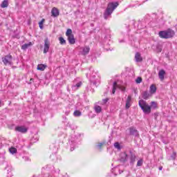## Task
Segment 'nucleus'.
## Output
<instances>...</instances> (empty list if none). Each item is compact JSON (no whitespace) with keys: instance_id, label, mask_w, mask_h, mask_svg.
<instances>
[{"instance_id":"e433bc0d","label":"nucleus","mask_w":177,"mask_h":177,"mask_svg":"<svg viewBox=\"0 0 177 177\" xmlns=\"http://www.w3.org/2000/svg\"><path fill=\"white\" fill-rule=\"evenodd\" d=\"M176 156V153H173V154L171 155V158H172V160H175Z\"/></svg>"},{"instance_id":"7c9ffc66","label":"nucleus","mask_w":177,"mask_h":177,"mask_svg":"<svg viewBox=\"0 0 177 177\" xmlns=\"http://www.w3.org/2000/svg\"><path fill=\"white\" fill-rule=\"evenodd\" d=\"M81 111H75L73 113V115H75V117H80L81 116Z\"/></svg>"},{"instance_id":"473e14b6","label":"nucleus","mask_w":177,"mask_h":177,"mask_svg":"<svg viewBox=\"0 0 177 177\" xmlns=\"http://www.w3.org/2000/svg\"><path fill=\"white\" fill-rule=\"evenodd\" d=\"M136 82L137 84H140V82H142V77H138L136 80Z\"/></svg>"},{"instance_id":"5701e85b","label":"nucleus","mask_w":177,"mask_h":177,"mask_svg":"<svg viewBox=\"0 0 177 177\" xmlns=\"http://www.w3.org/2000/svg\"><path fill=\"white\" fill-rule=\"evenodd\" d=\"M29 46H31V42L22 45L21 49H23L24 50H26V49H28Z\"/></svg>"},{"instance_id":"ea45409f","label":"nucleus","mask_w":177,"mask_h":177,"mask_svg":"<svg viewBox=\"0 0 177 177\" xmlns=\"http://www.w3.org/2000/svg\"><path fill=\"white\" fill-rule=\"evenodd\" d=\"M1 104H2V101H1L0 100V107H1Z\"/></svg>"},{"instance_id":"a211bd4d","label":"nucleus","mask_w":177,"mask_h":177,"mask_svg":"<svg viewBox=\"0 0 177 177\" xmlns=\"http://www.w3.org/2000/svg\"><path fill=\"white\" fill-rule=\"evenodd\" d=\"M135 59L137 62H142V57L139 53H136L135 55Z\"/></svg>"},{"instance_id":"f704fd0d","label":"nucleus","mask_w":177,"mask_h":177,"mask_svg":"<svg viewBox=\"0 0 177 177\" xmlns=\"http://www.w3.org/2000/svg\"><path fill=\"white\" fill-rule=\"evenodd\" d=\"M118 88H120V90L122 91L123 92L125 91V87H124V86H118Z\"/></svg>"},{"instance_id":"c85d7f7f","label":"nucleus","mask_w":177,"mask_h":177,"mask_svg":"<svg viewBox=\"0 0 177 177\" xmlns=\"http://www.w3.org/2000/svg\"><path fill=\"white\" fill-rule=\"evenodd\" d=\"M45 21V19H42L40 22H39V26L42 30L44 28V22Z\"/></svg>"},{"instance_id":"4be33fe9","label":"nucleus","mask_w":177,"mask_h":177,"mask_svg":"<svg viewBox=\"0 0 177 177\" xmlns=\"http://www.w3.org/2000/svg\"><path fill=\"white\" fill-rule=\"evenodd\" d=\"M94 109H95V113H101L102 112V107L99 105H96L95 107H94Z\"/></svg>"},{"instance_id":"2f4dec72","label":"nucleus","mask_w":177,"mask_h":177,"mask_svg":"<svg viewBox=\"0 0 177 177\" xmlns=\"http://www.w3.org/2000/svg\"><path fill=\"white\" fill-rule=\"evenodd\" d=\"M142 165H143V159H140L137 162V167H142Z\"/></svg>"},{"instance_id":"f8f14e48","label":"nucleus","mask_w":177,"mask_h":177,"mask_svg":"<svg viewBox=\"0 0 177 177\" xmlns=\"http://www.w3.org/2000/svg\"><path fill=\"white\" fill-rule=\"evenodd\" d=\"M132 100V97L131 95H128L127 99L126 100V106L125 108L127 110L131 107V101Z\"/></svg>"},{"instance_id":"9b49d317","label":"nucleus","mask_w":177,"mask_h":177,"mask_svg":"<svg viewBox=\"0 0 177 177\" xmlns=\"http://www.w3.org/2000/svg\"><path fill=\"white\" fill-rule=\"evenodd\" d=\"M15 131L17 132H21V133H26L27 132V128L24 127H17Z\"/></svg>"},{"instance_id":"1a4fd4ad","label":"nucleus","mask_w":177,"mask_h":177,"mask_svg":"<svg viewBox=\"0 0 177 177\" xmlns=\"http://www.w3.org/2000/svg\"><path fill=\"white\" fill-rule=\"evenodd\" d=\"M129 130L130 135H132L133 136H139V132L135 127H130Z\"/></svg>"},{"instance_id":"20e7f679","label":"nucleus","mask_w":177,"mask_h":177,"mask_svg":"<svg viewBox=\"0 0 177 177\" xmlns=\"http://www.w3.org/2000/svg\"><path fill=\"white\" fill-rule=\"evenodd\" d=\"M13 59V57L10 55H6L4 57L2 58V62L5 66H12L13 63L12 62V60Z\"/></svg>"},{"instance_id":"58836bf2","label":"nucleus","mask_w":177,"mask_h":177,"mask_svg":"<svg viewBox=\"0 0 177 177\" xmlns=\"http://www.w3.org/2000/svg\"><path fill=\"white\" fill-rule=\"evenodd\" d=\"M73 150H74V148H73V147H71V151H73Z\"/></svg>"},{"instance_id":"dca6fc26","label":"nucleus","mask_w":177,"mask_h":177,"mask_svg":"<svg viewBox=\"0 0 177 177\" xmlns=\"http://www.w3.org/2000/svg\"><path fill=\"white\" fill-rule=\"evenodd\" d=\"M89 50H91V48L88 46H85L83 48L82 55H88L89 53Z\"/></svg>"},{"instance_id":"423d86ee","label":"nucleus","mask_w":177,"mask_h":177,"mask_svg":"<svg viewBox=\"0 0 177 177\" xmlns=\"http://www.w3.org/2000/svg\"><path fill=\"white\" fill-rule=\"evenodd\" d=\"M90 71L91 72L90 73V81L93 82V85H96V80L95 79L96 78V75H97V73L95 72L92 68L90 69Z\"/></svg>"},{"instance_id":"7ed1b4c3","label":"nucleus","mask_w":177,"mask_h":177,"mask_svg":"<svg viewBox=\"0 0 177 177\" xmlns=\"http://www.w3.org/2000/svg\"><path fill=\"white\" fill-rule=\"evenodd\" d=\"M174 35H175V32L172 30L159 32V37L165 39H168V38H172Z\"/></svg>"},{"instance_id":"ddd939ff","label":"nucleus","mask_w":177,"mask_h":177,"mask_svg":"<svg viewBox=\"0 0 177 177\" xmlns=\"http://www.w3.org/2000/svg\"><path fill=\"white\" fill-rule=\"evenodd\" d=\"M68 41L71 45H74L75 44V39L74 38V35H72L71 36H67Z\"/></svg>"},{"instance_id":"0eeeda50","label":"nucleus","mask_w":177,"mask_h":177,"mask_svg":"<svg viewBox=\"0 0 177 177\" xmlns=\"http://www.w3.org/2000/svg\"><path fill=\"white\" fill-rule=\"evenodd\" d=\"M50 46V41H49V39L46 38L44 40V53H48V52H49Z\"/></svg>"},{"instance_id":"72a5a7b5","label":"nucleus","mask_w":177,"mask_h":177,"mask_svg":"<svg viewBox=\"0 0 177 177\" xmlns=\"http://www.w3.org/2000/svg\"><path fill=\"white\" fill-rule=\"evenodd\" d=\"M103 145H104V142H100V143L97 145V147H98L99 149H102V147L103 146Z\"/></svg>"},{"instance_id":"4468645a","label":"nucleus","mask_w":177,"mask_h":177,"mask_svg":"<svg viewBox=\"0 0 177 177\" xmlns=\"http://www.w3.org/2000/svg\"><path fill=\"white\" fill-rule=\"evenodd\" d=\"M165 75V71L161 70L158 73V77L161 81H164V76Z\"/></svg>"},{"instance_id":"cd10ccee","label":"nucleus","mask_w":177,"mask_h":177,"mask_svg":"<svg viewBox=\"0 0 177 177\" xmlns=\"http://www.w3.org/2000/svg\"><path fill=\"white\" fill-rule=\"evenodd\" d=\"M113 146L115 149H117L118 150H121V145H120L119 142H115Z\"/></svg>"},{"instance_id":"c756f323","label":"nucleus","mask_w":177,"mask_h":177,"mask_svg":"<svg viewBox=\"0 0 177 177\" xmlns=\"http://www.w3.org/2000/svg\"><path fill=\"white\" fill-rule=\"evenodd\" d=\"M150 107L151 109H157V102H151Z\"/></svg>"},{"instance_id":"2eb2a0df","label":"nucleus","mask_w":177,"mask_h":177,"mask_svg":"<svg viewBox=\"0 0 177 177\" xmlns=\"http://www.w3.org/2000/svg\"><path fill=\"white\" fill-rule=\"evenodd\" d=\"M150 97V93L148 91H144L142 93V98H144L145 100H147Z\"/></svg>"},{"instance_id":"f3484780","label":"nucleus","mask_w":177,"mask_h":177,"mask_svg":"<svg viewBox=\"0 0 177 177\" xmlns=\"http://www.w3.org/2000/svg\"><path fill=\"white\" fill-rule=\"evenodd\" d=\"M81 85H82V82H80L77 83L75 85L72 86L73 91H77V89H78V88H80Z\"/></svg>"},{"instance_id":"4c0bfd02","label":"nucleus","mask_w":177,"mask_h":177,"mask_svg":"<svg viewBox=\"0 0 177 177\" xmlns=\"http://www.w3.org/2000/svg\"><path fill=\"white\" fill-rule=\"evenodd\" d=\"M159 171H162V167H159Z\"/></svg>"},{"instance_id":"a878e982","label":"nucleus","mask_w":177,"mask_h":177,"mask_svg":"<svg viewBox=\"0 0 177 177\" xmlns=\"http://www.w3.org/2000/svg\"><path fill=\"white\" fill-rule=\"evenodd\" d=\"M60 45H66V40L62 37H59Z\"/></svg>"},{"instance_id":"39448f33","label":"nucleus","mask_w":177,"mask_h":177,"mask_svg":"<svg viewBox=\"0 0 177 177\" xmlns=\"http://www.w3.org/2000/svg\"><path fill=\"white\" fill-rule=\"evenodd\" d=\"M128 160H129L131 165H133V164H135V161H136V155H135L132 151H129Z\"/></svg>"},{"instance_id":"f03ea898","label":"nucleus","mask_w":177,"mask_h":177,"mask_svg":"<svg viewBox=\"0 0 177 177\" xmlns=\"http://www.w3.org/2000/svg\"><path fill=\"white\" fill-rule=\"evenodd\" d=\"M138 105L145 114H150L151 113V106L144 100H139Z\"/></svg>"},{"instance_id":"aec40b11","label":"nucleus","mask_w":177,"mask_h":177,"mask_svg":"<svg viewBox=\"0 0 177 177\" xmlns=\"http://www.w3.org/2000/svg\"><path fill=\"white\" fill-rule=\"evenodd\" d=\"M150 91L151 93H156V91H157V87L154 84H151L150 86Z\"/></svg>"},{"instance_id":"37998d69","label":"nucleus","mask_w":177,"mask_h":177,"mask_svg":"<svg viewBox=\"0 0 177 177\" xmlns=\"http://www.w3.org/2000/svg\"><path fill=\"white\" fill-rule=\"evenodd\" d=\"M45 177H48V176H46Z\"/></svg>"},{"instance_id":"393cba45","label":"nucleus","mask_w":177,"mask_h":177,"mask_svg":"<svg viewBox=\"0 0 177 177\" xmlns=\"http://www.w3.org/2000/svg\"><path fill=\"white\" fill-rule=\"evenodd\" d=\"M9 151L11 154H16V153H17V149L15 147H11L9 149Z\"/></svg>"},{"instance_id":"412c9836","label":"nucleus","mask_w":177,"mask_h":177,"mask_svg":"<svg viewBox=\"0 0 177 177\" xmlns=\"http://www.w3.org/2000/svg\"><path fill=\"white\" fill-rule=\"evenodd\" d=\"M8 6L9 3L8 2V0H4L1 4V8H8Z\"/></svg>"},{"instance_id":"c9c22d12","label":"nucleus","mask_w":177,"mask_h":177,"mask_svg":"<svg viewBox=\"0 0 177 177\" xmlns=\"http://www.w3.org/2000/svg\"><path fill=\"white\" fill-rule=\"evenodd\" d=\"M102 102H103V104H106V103L107 102H109V99H108V98H106V99L103 100Z\"/></svg>"},{"instance_id":"6e6552de","label":"nucleus","mask_w":177,"mask_h":177,"mask_svg":"<svg viewBox=\"0 0 177 177\" xmlns=\"http://www.w3.org/2000/svg\"><path fill=\"white\" fill-rule=\"evenodd\" d=\"M129 156V152H122L120 155L121 162H127V161H128Z\"/></svg>"},{"instance_id":"b1692460","label":"nucleus","mask_w":177,"mask_h":177,"mask_svg":"<svg viewBox=\"0 0 177 177\" xmlns=\"http://www.w3.org/2000/svg\"><path fill=\"white\" fill-rule=\"evenodd\" d=\"M118 86V84H117V82H113V90H112L113 95H114V93H115V89H117Z\"/></svg>"},{"instance_id":"f257e3e1","label":"nucleus","mask_w":177,"mask_h":177,"mask_svg":"<svg viewBox=\"0 0 177 177\" xmlns=\"http://www.w3.org/2000/svg\"><path fill=\"white\" fill-rule=\"evenodd\" d=\"M118 6V2H111L108 4L107 8L104 13V17L105 19H107L109 16L115 10V8Z\"/></svg>"},{"instance_id":"bb28decb","label":"nucleus","mask_w":177,"mask_h":177,"mask_svg":"<svg viewBox=\"0 0 177 177\" xmlns=\"http://www.w3.org/2000/svg\"><path fill=\"white\" fill-rule=\"evenodd\" d=\"M66 37H70L71 35H73V30L71 29H68L66 30Z\"/></svg>"},{"instance_id":"a19ab883","label":"nucleus","mask_w":177,"mask_h":177,"mask_svg":"<svg viewBox=\"0 0 177 177\" xmlns=\"http://www.w3.org/2000/svg\"><path fill=\"white\" fill-rule=\"evenodd\" d=\"M66 115H68V113L66 112Z\"/></svg>"},{"instance_id":"79ce46f5","label":"nucleus","mask_w":177,"mask_h":177,"mask_svg":"<svg viewBox=\"0 0 177 177\" xmlns=\"http://www.w3.org/2000/svg\"><path fill=\"white\" fill-rule=\"evenodd\" d=\"M159 52H161V49H159Z\"/></svg>"},{"instance_id":"6ab92c4d","label":"nucleus","mask_w":177,"mask_h":177,"mask_svg":"<svg viewBox=\"0 0 177 177\" xmlns=\"http://www.w3.org/2000/svg\"><path fill=\"white\" fill-rule=\"evenodd\" d=\"M46 68V66L44 64H39L37 66V70H39L40 71H44Z\"/></svg>"},{"instance_id":"9d476101","label":"nucleus","mask_w":177,"mask_h":177,"mask_svg":"<svg viewBox=\"0 0 177 177\" xmlns=\"http://www.w3.org/2000/svg\"><path fill=\"white\" fill-rule=\"evenodd\" d=\"M51 15L53 16V17H57V16H59V15H60V12L59 11V10L54 7L53 8L52 10H51Z\"/></svg>"}]
</instances>
